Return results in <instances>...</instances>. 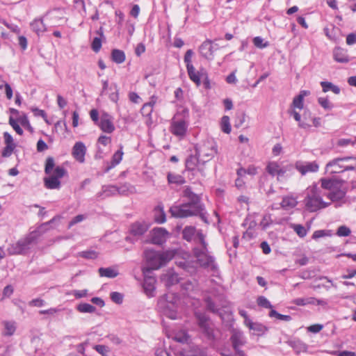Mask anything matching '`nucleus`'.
<instances>
[{"label": "nucleus", "mask_w": 356, "mask_h": 356, "mask_svg": "<svg viewBox=\"0 0 356 356\" xmlns=\"http://www.w3.org/2000/svg\"><path fill=\"white\" fill-rule=\"evenodd\" d=\"M88 291L87 289L83 290H72L67 293V295H72L76 299H80L88 296Z\"/></svg>", "instance_id": "51"}, {"label": "nucleus", "mask_w": 356, "mask_h": 356, "mask_svg": "<svg viewBox=\"0 0 356 356\" xmlns=\"http://www.w3.org/2000/svg\"><path fill=\"white\" fill-rule=\"evenodd\" d=\"M259 306L264 308H271L272 305L267 298L264 296H259L257 299Z\"/></svg>", "instance_id": "60"}, {"label": "nucleus", "mask_w": 356, "mask_h": 356, "mask_svg": "<svg viewBox=\"0 0 356 356\" xmlns=\"http://www.w3.org/2000/svg\"><path fill=\"white\" fill-rule=\"evenodd\" d=\"M183 196L187 199L188 204L202 210V205L200 201V197L190 188H186L184 190Z\"/></svg>", "instance_id": "19"}, {"label": "nucleus", "mask_w": 356, "mask_h": 356, "mask_svg": "<svg viewBox=\"0 0 356 356\" xmlns=\"http://www.w3.org/2000/svg\"><path fill=\"white\" fill-rule=\"evenodd\" d=\"M94 349L97 352L99 353V354H101L102 356H109L108 355V353H109V349L107 346H104V345H95L94 346Z\"/></svg>", "instance_id": "57"}, {"label": "nucleus", "mask_w": 356, "mask_h": 356, "mask_svg": "<svg viewBox=\"0 0 356 356\" xmlns=\"http://www.w3.org/2000/svg\"><path fill=\"white\" fill-rule=\"evenodd\" d=\"M153 111V108L151 107V106L147 104L146 103L143 104L142 108H141V113L143 116L149 118L151 117V115Z\"/></svg>", "instance_id": "58"}, {"label": "nucleus", "mask_w": 356, "mask_h": 356, "mask_svg": "<svg viewBox=\"0 0 356 356\" xmlns=\"http://www.w3.org/2000/svg\"><path fill=\"white\" fill-rule=\"evenodd\" d=\"M98 126L102 131L111 134L115 130L113 118L107 112L102 111Z\"/></svg>", "instance_id": "12"}, {"label": "nucleus", "mask_w": 356, "mask_h": 356, "mask_svg": "<svg viewBox=\"0 0 356 356\" xmlns=\"http://www.w3.org/2000/svg\"><path fill=\"white\" fill-rule=\"evenodd\" d=\"M183 238L189 242H193L197 245L206 243L205 236L200 229H196L193 226H186L182 232Z\"/></svg>", "instance_id": "10"}, {"label": "nucleus", "mask_w": 356, "mask_h": 356, "mask_svg": "<svg viewBox=\"0 0 356 356\" xmlns=\"http://www.w3.org/2000/svg\"><path fill=\"white\" fill-rule=\"evenodd\" d=\"M118 191V187L115 185H104L102 187V191L97 193V197L103 200L116 195Z\"/></svg>", "instance_id": "22"}, {"label": "nucleus", "mask_w": 356, "mask_h": 356, "mask_svg": "<svg viewBox=\"0 0 356 356\" xmlns=\"http://www.w3.org/2000/svg\"><path fill=\"white\" fill-rule=\"evenodd\" d=\"M257 173V168L254 165H249L247 168H240L237 170L236 174L238 177H244L245 175L251 176Z\"/></svg>", "instance_id": "42"}, {"label": "nucleus", "mask_w": 356, "mask_h": 356, "mask_svg": "<svg viewBox=\"0 0 356 356\" xmlns=\"http://www.w3.org/2000/svg\"><path fill=\"white\" fill-rule=\"evenodd\" d=\"M246 326L252 332V334L256 335H262L264 334L267 328L265 325L260 323L252 322L251 320H247Z\"/></svg>", "instance_id": "26"}, {"label": "nucleus", "mask_w": 356, "mask_h": 356, "mask_svg": "<svg viewBox=\"0 0 356 356\" xmlns=\"http://www.w3.org/2000/svg\"><path fill=\"white\" fill-rule=\"evenodd\" d=\"M76 309L81 313L92 314L96 311V308L88 303H81L76 306Z\"/></svg>", "instance_id": "44"}, {"label": "nucleus", "mask_w": 356, "mask_h": 356, "mask_svg": "<svg viewBox=\"0 0 356 356\" xmlns=\"http://www.w3.org/2000/svg\"><path fill=\"white\" fill-rule=\"evenodd\" d=\"M30 26L33 32L38 35H40L46 31V26L42 19L36 18L31 22Z\"/></svg>", "instance_id": "32"}, {"label": "nucleus", "mask_w": 356, "mask_h": 356, "mask_svg": "<svg viewBox=\"0 0 356 356\" xmlns=\"http://www.w3.org/2000/svg\"><path fill=\"white\" fill-rule=\"evenodd\" d=\"M161 280L167 287H169L178 283L179 277L178 274L173 270H168L165 273L161 275Z\"/></svg>", "instance_id": "20"}, {"label": "nucleus", "mask_w": 356, "mask_h": 356, "mask_svg": "<svg viewBox=\"0 0 356 356\" xmlns=\"http://www.w3.org/2000/svg\"><path fill=\"white\" fill-rule=\"evenodd\" d=\"M35 239V232H32L27 237L22 238L17 243L10 245L8 248L7 252L10 255L25 254L31 248V243Z\"/></svg>", "instance_id": "7"}, {"label": "nucleus", "mask_w": 356, "mask_h": 356, "mask_svg": "<svg viewBox=\"0 0 356 356\" xmlns=\"http://www.w3.org/2000/svg\"><path fill=\"white\" fill-rule=\"evenodd\" d=\"M91 47L95 52H98L102 47L101 39L97 37L95 38L92 42Z\"/></svg>", "instance_id": "64"}, {"label": "nucleus", "mask_w": 356, "mask_h": 356, "mask_svg": "<svg viewBox=\"0 0 356 356\" xmlns=\"http://www.w3.org/2000/svg\"><path fill=\"white\" fill-rule=\"evenodd\" d=\"M86 153V147L84 143L81 141L75 143L72 149L74 159L81 163H84Z\"/></svg>", "instance_id": "17"}, {"label": "nucleus", "mask_w": 356, "mask_h": 356, "mask_svg": "<svg viewBox=\"0 0 356 356\" xmlns=\"http://www.w3.org/2000/svg\"><path fill=\"white\" fill-rule=\"evenodd\" d=\"M51 172H52V175H51L52 177H56L57 179H60L65 175L66 171L64 169V168L60 167V166H57L56 168H55V169L54 170H52Z\"/></svg>", "instance_id": "53"}, {"label": "nucleus", "mask_w": 356, "mask_h": 356, "mask_svg": "<svg viewBox=\"0 0 356 356\" xmlns=\"http://www.w3.org/2000/svg\"><path fill=\"white\" fill-rule=\"evenodd\" d=\"M144 254L148 266L152 270H157L165 265L174 255L172 251L159 252L149 249L146 250Z\"/></svg>", "instance_id": "5"}, {"label": "nucleus", "mask_w": 356, "mask_h": 356, "mask_svg": "<svg viewBox=\"0 0 356 356\" xmlns=\"http://www.w3.org/2000/svg\"><path fill=\"white\" fill-rule=\"evenodd\" d=\"M98 271L101 277H105L108 278H114L119 274L118 270L116 268L111 267L99 268Z\"/></svg>", "instance_id": "37"}, {"label": "nucleus", "mask_w": 356, "mask_h": 356, "mask_svg": "<svg viewBox=\"0 0 356 356\" xmlns=\"http://www.w3.org/2000/svg\"><path fill=\"white\" fill-rule=\"evenodd\" d=\"M44 185L49 189H57L60 186V181L56 177L49 176L44 179Z\"/></svg>", "instance_id": "40"}, {"label": "nucleus", "mask_w": 356, "mask_h": 356, "mask_svg": "<svg viewBox=\"0 0 356 356\" xmlns=\"http://www.w3.org/2000/svg\"><path fill=\"white\" fill-rule=\"evenodd\" d=\"M189 125V112L187 108L178 111L171 120L170 131L179 138H183L188 131Z\"/></svg>", "instance_id": "3"}, {"label": "nucleus", "mask_w": 356, "mask_h": 356, "mask_svg": "<svg viewBox=\"0 0 356 356\" xmlns=\"http://www.w3.org/2000/svg\"><path fill=\"white\" fill-rule=\"evenodd\" d=\"M73 2L74 3L75 8L78 10L79 13L82 10L84 14L86 13L84 0H74Z\"/></svg>", "instance_id": "61"}, {"label": "nucleus", "mask_w": 356, "mask_h": 356, "mask_svg": "<svg viewBox=\"0 0 356 356\" xmlns=\"http://www.w3.org/2000/svg\"><path fill=\"white\" fill-rule=\"evenodd\" d=\"M202 161L198 156L190 155L186 160V168L188 170L193 172L198 171L202 176H205L203 169V163L201 164Z\"/></svg>", "instance_id": "13"}, {"label": "nucleus", "mask_w": 356, "mask_h": 356, "mask_svg": "<svg viewBox=\"0 0 356 356\" xmlns=\"http://www.w3.org/2000/svg\"><path fill=\"white\" fill-rule=\"evenodd\" d=\"M296 168L302 175H305L308 172H316L318 170L319 166L315 161L303 162L298 161L296 163Z\"/></svg>", "instance_id": "16"}, {"label": "nucleus", "mask_w": 356, "mask_h": 356, "mask_svg": "<svg viewBox=\"0 0 356 356\" xmlns=\"http://www.w3.org/2000/svg\"><path fill=\"white\" fill-rule=\"evenodd\" d=\"M306 112L304 113L305 120H302L300 114L295 109H292L289 111L290 115L293 117L295 120L298 122V126L302 129H308L312 127V125L306 120Z\"/></svg>", "instance_id": "34"}, {"label": "nucleus", "mask_w": 356, "mask_h": 356, "mask_svg": "<svg viewBox=\"0 0 356 356\" xmlns=\"http://www.w3.org/2000/svg\"><path fill=\"white\" fill-rule=\"evenodd\" d=\"M350 160L356 161V157L346 156L335 159L326 165V172L330 174H336L346 170H353L355 169L353 165L345 164V162Z\"/></svg>", "instance_id": "8"}, {"label": "nucleus", "mask_w": 356, "mask_h": 356, "mask_svg": "<svg viewBox=\"0 0 356 356\" xmlns=\"http://www.w3.org/2000/svg\"><path fill=\"white\" fill-rule=\"evenodd\" d=\"M231 340L235 351L239 355L243 356V353L239 350V348L244 343L245 341L243 334L241 332L236 331L232 334Z\"/></svg>", "instance_id": "21"}, {"label": "nucleus", "mask_w": 356, "mask_h": 356, "mask_svg": "<svg viewBox=\"0 0 356 356\" xmlns=\"http://www.w3.org/2000/svg\"><path fill=\"white\" fill-rule=\"evenodd\" d=\"M169 338H172L174 341L180 343H188L190 341V337L185 330H175L172 332L169 335Z\"/></svg>", "instance_id": "24"}, {"label": "nucleus", "mask_w": 356, "mask_h": 356, "mask_svg": "<svg viewBox=\"0 0 356 356\" xmlns=\"http://www.w3.org/2000/svg\"><path fill=\"white\" fill-rule=\"evenodd\" d=\"M341 184L337 186V189L332 190L326 194L332 202L341 201L345 197L346 191L340 188Z\"/></svg>", "instance_id": "31"}, {"label": "nucleus", "mask_w": 356, "mask_h": 356, "mask_svg": "<svg viewBox=\"0 0 356 356\" xmlns=\"http://www.w3.org/2000/svg\"><path fill=\"white\" fill-rule=\"evenodd\" d=\"M170 234L164 228H155L151 232V241L152 243L162 245L168 238Z\"/></svg>", "instance_id": "14"}, {"label": "nucleus", "mask_w": 356, "mask_h": 356, "mask_svg": "<svg viewBox=\"0 0 356 356\" xmlns=\"http://www.w3.org/2000/svg\"><path fill=\"white\" fill-rule=\"evenodd\" d=\"M196 317L197 318L199 325L202 330L205 332L209 337L211 335V330L209 327V323L208 321V318L206 315L200 313L195 314Z\"/></svg>", "instance_id": "27"}, {"label": "nucleus", "mask_w": 356, "mask_h": 356, "mask_svg": "<svg viewBox=\"0 0 356 356\" xmlns=\"http://www.w3.org/2000/svg\"><path fill=\"white\" fill-rule=\"evenodd\" d=\"M310 91L309 90H301L300 93L296 96L291 104V106L295 108H298L300 110L302 109L304 107V98L310 95Z\"/></svg>", "instance_id": "28"}, {"label": "nucleus", "mask_w": 356, "mask_h": 356, "mask_svg": "<svg viewBox=\"0 0 356 356\" xmlns=\"http://www.w3.org/2000/svg\"><path fill=\"white\" fill-rule=\"evenodd\" d=\"M79 255L88 259H94L97 257V253L94 250H86L79 253Z\"/></svg>", "instance_id": "55"}, {"label": "nucleus", "mask_w": 356, "mask_h": 356, "mask_svg": "<svg viewBox=\"0 0 356 356\" xmlns=\"http://www.w3.org/2000/svg\"><path fill=\"white\" fill-rule=\"evenodd\" d=\"M157 309L163 316L170 319H177L183 311L184 305L178 296L169 293L159 298Z\"/></svg>", "instance_id": "2"}, {"label": "nucleus", "mask_w": 356, "mask_h": 356, "mask_svg": "<svg viewBox=\"0 0 356 356\" xmlns=\"http://www.w3.org/2000/svg\"><path fill=\"white\" fill-rule=\"evenodd\" d=\"M154 218L156 222L162 224L165 222V214L162 207L158 206L154 210Z\"/></svg>", "instance_id": "45"}, {"label": "nucleus", "mask_w": 356, "mask_h": 356, "mask_svg": "<svg viewBox=\"0 0 356 356\" xmlns=\"http://www.w3.org/2000/svg\"><path fill=\"white\" fill-rule=\"evenodd\" d=\"M321 188L328 190L330 192L332 190L337 189V186L340 185L339 182L332 179H321Z\"/></svg>", "instance_id": "38"}, {"label": "nucleus", "mask_w": 356, "mask_h": 356, "mask_svg": "<svg viewBox=\"0 0 356 356\" xmlns=\"http://www.w3.org/2000/svg\"><path fill=\"white\" fill-rule=\"evenodd\" d=\"M156 279L154 277H145L143 282V289L146 295L149 297H154L155 295Z\"/></svg>", "instance_id": "23"}, {"label": "nucleus", "mask_w": 356, "mask_h": 356, "mask_svg": "<svg viewBox=\"0 0 356 356\" xmlns=\"http://www.w3.org/2000/svg\"><path fill=\"white\" fill-rule=\"evenodd\" d=\"M291 165H283L282 163L276 161H270L266 165L267 172L273 177H277V179H280L284 176L286 172L292 169Z\"/></svg>", "instance_id": "11"}, {"label": "nucleus", "mask_w": 356, "mask_h": 356, "mask_svg": "<svg viewBox=\"0 0 356 356\" xmlns=\"http://www.w3.org/2000/svg\"><path fill=\"white\" fill-rule=\"evenodd\" d=\"M292 302L298 306H306L308 305H325L326 301L322 299H316L314 297L298 298L293 300Z\"/></svg>", "instance_id": "18"}, {"label": "nucleus", "mask_w": 356, "mask_h": 356, "mask_svg": "<svg viewBox=\"0 0 356 356\" xmlns=\"http://www.w3.org/2000/svg\"><path fill=\"white\" fill-rule=\"evenodd\" d=\"M297 204V197L293 195H286L282 198L281 207L286 210H289L293 209Z\"/></svg>", "instance_id": "36"}, {"label": "nucleus", "mask_w": 356, "mask_h": 356, "mask_svg": "<svg viewBox=\"0 0 356 356\" xmlns=\"http://www.w3.org/2000/svg\"><path fill=\"white\" fill-rule=\"evenodd\" d=\"M111 58L113 62L121 64L125 60V54L120 49H113L111 52Z\"/></svg>", "instance_id": "43"}, {"label": "nucleus", "mask_w": 356, "mask_h": 356, "mask_svg": "<svg viewBox=\"0 0 356 356\" xmlns=\"http://www.w3.org/2000/svg\"><path fill=\"white\" fill-rule=\"evenodd\" d=\"M351 233V230L346 225L339 226L337 230V235L339 237L348 236Z\"/></svg>", "instance_id": "52"}, {"label": "nucleus", "mask_w": 356, "mask_h": 356, "mask_svg": "<svg viewBox=\"0 0 356 356\" xmlns=\"http://www.w3.org/2000/svg\"><path fill=\"white\" fill-rule=\"evenodd\" d=\"M167 178L169 184L181 185L185 183V179L181 175L174 172H169Z\"/></svg>", "instance_id": "41"}, {"label": "nucleus", "mask_w": 356, "mask_h": 356, "mask_svg": "<svg viewBox=\"0 0 356 356\" xmlns=\"http://www.w3.org/2000/svg\"><path fill=\"white\" fill-rule=\"evenodd\" d=\"M3 24L5 25L8 29H10L12 32L19 34L21 32L20 28L15 24L8 23L6 21H3Z\"/></svg>", "instance_id": "59"}, {"label": "nucleus", "mask_w": 356, "mask_h": 356, "mask_svg": "<svg viewBox=\"0 0 356 356\" xmlns=\"http://www.w3.org/2000/svg\"><path fill=\"white\" fill-rule=\"evenodd\" d=\"M3 330L2 331V335L5 337L13 336L17 329V323L14 321H3L2 322Z\"/></svg>", "instance_id": "29"}, {"label": "nucleus", "mask_w": 356, "mask_h": 356, "mask_svg": "<svg viewBox=\"0 0 356 356\" xmlns=\"http://www.w3.org/2000/svg\"><path fill=\"white\" fill-rule=\"evenodd\" d=\"M193 253L196 258V261L191 262L186 260L179 262V266L185 269L190 273L195 272L197 265L207 268L212 272L213 275L218 273V267L215 261L214 257L207 250V243H204L193 248Z\"/></svg>", "instance_id": "1"}, {"label": "nucleus", "mask_w": 356, "mask_h": 356, "mask_svg": "<svg viewBox=\"0 0 356 356\" xmlns=\"http://www.w3.org/2000/svg\"><path fill=\"white\" fill-rule=\"evenodd\" d=\"M291 227L296 232L297 235L301 238L305 237L307 234V231L305 227L300 224H293L291 225Z\"/></svg>", "instance_id": "49"}, {"label": "nucleus", "mask_w": 356, "mask_h": 356, "mask_svg": "<svg viewBox=\"0 0 356 356\" xmlns=\"http://www.w3.org/2000/svg\"><path fill=\"white\" fill-rule=\"evenodd\" d=\"M9 124L13 128V129L16 131V133L17 134H19L20 136L23 134V130L19 127L18 122L17 120H15V119H13L12 117H10L9 119Z\"/></svg>", "instance_id": "54"}, {"label": "nucleus", "mask_w": 356, "mask_h": 356, "mask_svg": "<svg viewBox=\"0 0 356 356\" xmlns=\"http://www.w3.org/2000/svg\"><path fill=\"white\" fill-rule=\"evenodd\" d=\"M318 103L325 110L330 111L334 108V104L327 99V97H318Z\"/></svg>", "instance_id": "47"}, {"label": "nucleus", "mask_w": 356, "mask_h": 356, "mask_svg": "<svg viewBox=\"0 0 356 356\" xmlns=\"http://www.w3.org/2000/svg\"><path fill=\"white\" fill-rule=\"evenodd\" d=\"M196 154L202 163L210 161L217 153V145L213 140L208 139L197 144L195 147Z\"/></svg>", "instance_id": "6"}, {"label": "nucleus", "mask_w": 356, "mask_h": 356, "mask_svg": "<svg viewBox=\"0 0 356 356\" xmlns=\"http://www.w3.org/2000/svg\"><path fill=\"white\" fill-rule=\"evenodd\" d=\"M323 92H327L328 91H332L334 94L338 95L340 93V88L339 86L334 85L332 83L329 81H321L320 83Z\"/></svg>", "instance_id": "39"}, {"label": "nucleus", "mask_w": 356, "mask_h": 356, "mask_svg": "<svg viewBox=\"0 0 356 356\" xmlns=\"http://www.w3.org/2000/svg\"><path fill=\"white\" fill-rule=\"evenodd\" d=\"M202 209L188 203H184L181 205H173L170 209L171 215L175 218H186L197 215L200 213Z\"/></svg>", "instance_id": "9"}, {"label": "nucleus", "mask_w": 356, "mask_h": 356, "mask_svg": "<svg viewBox=\"0 0 356 356\" xmlns=\"http://www.w3.org/2000/svg\"><path fill=\"white\" fill-rule=\"evenodd\" d=\"M54 167V160L53 158L49 157L46 161L45 172L46 174H51Z\"/></svg>", "instance_id": "62"}, {"label": "nucleus", "mask_w": 356, "mask_h": 356, "mask_svg": "<svg viewBox=\"0 0 356 356\" xmlns=\"http://www.w3.org/2000/svg\"><path fill=\"white\" fill-rule=\"evenodd\" d=\"M123 151H122V147H120V149L116 151L114 154L112 156V159L111 161V165H108L106 169L105 172H108L110 170L115 167L117 165H118L121 161L122 160L123 157Z\"/></svg>", "instance_id": "35"}, {"label": "nucleus", "mask_w": 356, "mask_h": 356, "mask_svg": "<svg viewBox=\"0 0 356 356\" xmlns=\"http://www.w3.org/2000/svg\"><path fill=\"white\" fill-rule=\"evenodd\" d=\"M253 44L256 47L259 49H264L269 46V42L264 41V40L259 36L253 38Z\"/></svg>", "instance_id": "50"}, {"label": "nucleus", "mask_w": 356, "mask_h": 356, "mask_svg": "<svg viewBox=\"0 0 356 356\" xmlns=\"http://www.w3.org/2000/svg\"><path fill=\"white\" fill-rule=\"evenodd\" d=\"M332 231L329 229H319L316 230L314 232L312 235V238L314 240H317L320 238L325 237V236H331Z\"/></svg>", "instance_id": "48"}, {"label": "nucleus", "mask_w": 356, "mask_h": 356, "mask_svg": "<svg viewBox=\"0 0 356 356\" xmlns=\"http://www.w3.org/2000/svg\"><path fill=\"white\" fill-rule=\"evenodd\" d=\"M220 128L222 131L225 134H229L231 132V124L229 118L227 115H224L221 118L220 121Z\"/></svg>", "instance_id": "46"}, {"label": "nucleus", "mask_w": 356, "mask_h": 356, "mask_svg": "<svg viewBox=\"0 0 356 356\" xmlns=\"http://www.w3.org/2000/svg\"><path fill=\"white\" fill-rule=\"evenodd\" d=\"M3 140L4 143L6 145H11V146H15L16 144L14 142V139L13 136L8 133V132H4L3 134Z\"/></svg>", "instance_id": "63"}, {"label": "nucleus", "mask_w": 356, "mask_h": 356, "mask_svg": "<svg viewBox=\"0 0 356 356\" xmlns=\"http://www.w3.org/2000/svg\"><path fill=\"white\" fill-rule=\"evenodd\" d=\"M147 225L144 222H136L131 225L130 233L134 236H142L147 230Z\"/></svg>", "instance_id": "30"}, {"label": "nucleus", "mask_w": 356, "mask_h": 356, "mask_svg": "<svg viewBox=\"0 0 356 356\" xmlns=\"http://www.w3.org/2000/svg\"><path fill=\"white\" fill-rule=\"evenodd\" d=\"M334 59L338 63H348L349 61L347 51L341 47H336L333 51Z\"/></svg>", "instance_id": "33"}, {"label": "nucleus", "mask_w": 356, "mask_h": 356, "mask_svg": "<svg viewBox=\"0 0 356 356\" xmlns=\"http://www.w3.org/2000/svg\"><path fill=\"white\" fill-rule=\"evenodd\" d=\"M188 76L197 86L201 84V79L204 77L205 72L196 71L193 65H189L187 68Z\"/></svg>", "instance_id": "25"}, {"label": "nucleus", "mask_w": 356, "mask_h": 356, "mask_svg": "<svg viewBox=\"0 0 356 356\" xmlns=\"http://www.w3.org/2000/svg\"><path fill=\"white\" fill-rule=\"evenodd\" d=\"M218 49V47H215L212 41L210 40H206L199 48L201 56L208 60L213 59V53Z\"/></svg>", "instance_id": "15"}, {"label": "nucleus", "mask_w": 356, "mask_h": 356, "mask_svg": "<svg viewBox=\"0 0 356 356\" xmlns=\"http://www.w3.org/2000/svg\"><path fill=\"white\" fill-rule=\"evenodd\" d=\"M111 300L116 304H121L123 301V295L119 292H112L110 295Z\"/></svg>", "instance_id": "56"}, {"label": "nucleus", "mask_w": 356, "mask_h": 356, "mask_svg": "<svg viewBox=\"0 0 356 356\" xmlns=\"http://www.w3.org/2000/svg\"><path fill=\"white\" fill-rule=\"evenodd\" d=\"M305 204L307 210L314 212L318 209L325 208L330 205L323 200L321 189L317 184L308 187L306 190Z\"/></svg>", "instance_id": "4"}]
</instances>
